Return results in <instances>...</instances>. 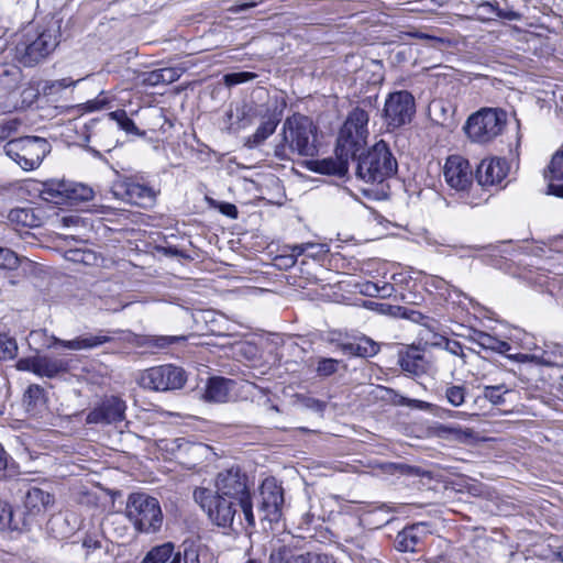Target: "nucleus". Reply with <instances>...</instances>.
Returning a JSON list of instances; mask_svg holds the SVG:
<instances>
[{
    "label": "nucleus",
    "instance_id": "nucleus-1",
    "mask_svg": "<svg viewBox=\"0 0 563 563\" xmlns=\"http://www.w3.org/2000/svg\"><path fill=\"white\" fill-rule=\"evenodd\" d=\"M280 135L274 148L275 157L280 161H292L295 155L314 156L318 152L317 126L306 115L296 113L287 118Z\"/></svg>",
    "mask_w": 563,
    "mask_h": 563
},
{
    "label": "nucleus",
    "instance_id": "nucleus-2",
    "mask_svg": "<svg viewBox=\"0 0 563 563\" xmlns=\"http://www.w3.org/2000/svg\"><path fill=\"white\" fill-rule=\"evenodd\" d=\"M356 176L371 184H380L397 172V161L389 146L383 140L375 143L366 153H361L356 158Z\"/></svg>",
    "mask_w": 563,
    "mask_h": 563
},
{
    "label": "nucleus",
    "instance_id": "nucleus-3",
    "mask_svg": "<svg viewBox=\"0 0 563 563\" xmlns=\"http://www.w3.org/2000/svg\"><path fill=\"white\" fill-rule=\"evenodd\" d=\"M214 487V493L238 500L247 525L255 526L249 477L239 466H232L218 473Z\"/></svg>",
    "mask_w": 563,
    "mask_h": 563
},
{
    "label": "nucleus",
    "instance_id": "nucleus-4",
    "mask_svg": "<svg viewBox=\"0 0 563 563\" xmlns=\"http://www.w3.org/2000/svg\"><path fill=\"white\" fill-rule=\"evenodd\" d=\"M368 120L367 111L360 107L349 112L338 135L335 154L352 159L360 155L368 136Z\"/></svg>",
    "mask_w": 563,
    "mask_h": 563
},
{
    "label": "nucleus",
    "instance_id": "nucleus-5",
    "mask_svg": "<svg viewBox=\"0 0 563 563\" xmlns=\"http://www.w3.org/2000/svg\"><path fill=\"white\" fill-rule=\"evenodd\" d=\"M125 516L134 528L142 533H152L161 529L163 514L156 498L145 493L129 495L125 506Z\"/></svg>",
    "mask_w": 563,
    "mask_h": 563
},
{
    "label": "nucleus",
    "instance_id": "nucleus-6",
    "mask_svg": "<svg viewBox=\"0 0 563 563\" xmlns=\"http://www.w3.org/2000/svg\"><path fill=\"white\" fill-rule=\"evenodd\" d=\"M59 26H49L42 32L23 35L16 44V58L26 67L44 60L58 45Z\"/></svg>",
    "mask_w": 563,
    "mask_h": 563
},
{
    "label": "nucleus",
    "instance_id": "nucleus-7",
    "mask_svg": "<svg viewBox=\"0 0 563 563\" xmlns=\"http://www.w3.org/2000/svg\"><path fill=\"white\" fill-rule=\"evenodd\" d=\"M4 153L15 162L23 170H33L43 162L51 152V145L46 139L40 136H24L5 143Z\"/></svg>",
    "mask_w": 563,
    "mask_h": 563
},
{
    "label": "nucleus",
    "instance_id": "nucleus-8",
    "mask_svg": "<svg viewBox=\"0 0 563 563\" xmlns=\"http://www.w3.org/2000/svg\"><path fill=\"white\" fill-rule=\"evenodd\" d=\"M507 113L500 109L484 108L472 114L465 132L476 143H488L501 134L506 126Z\"/></svg>",
    "mask_w": 563,
    "mask_h": 563
},
{
    "label": "nucleus",
    "instance_id": "nucleus-9",
    "mask_svg": "<svg viewBox=\"0 0 563 563\" xmlns=\"http://www.w3.org/2000/svg\"><path fill=\"white\" fill-rule=\"evenodd\" d=\"M194 497L214 525L223 528L232 526L239 506L238 500L221 496L208 488L196 489Z\"/></svg>",
    "mask_w": 563,
    "mask_h": 563
},
{
    "label": "nucleus",
    "instance_id": "nucleus-10",
    "mask_svg": "<svg viewBox=\"0 0 563 563\" xmlns=\"http://www.w3.org/2000/svg\"><path fill=\"white\" fill-rule=\"evenodd\" d=\"M186 382V372L181 367L172 364L147 368L137 378V383L142 388L153 391L180 389Z\"/></svg>",
    "mask_w": 563,
    "mask_h": 563
},
{
    "label": "nucleus",
    "instance_id": "nucleus-11",
    "mask_svg": "<svg viewBox=\"0 0 563 563\" xmlns=\"http://www.w3.org/2000/svg\"><path fill=\"white\" fill-rule=\"evenodd\" d=\"M112 195L128 203L148 209L156 203L158 191L132 177H120L113 181Z\"/></svg>",
    "mask_w": 563,
    "mask_h": 563
},
{
    "label": "nucleus",
    "instance_id": "nucleus-12",
    "mask_svg": "<svg viewBox=\"0 0 563 563\" xmlns=\"http://www.w3.org/2000/svg\"><path fill=\"white\" fill-rule=\"evenodd\" d=\"M415 112V98L409 91L400 90L388 95L384 106V118L388 126L399 128L410 123Z\"/></svg>",
    "mask_w": 563,
    "mask_h": 563
},
{
    "label": "nucleus",
    "instance_id": "nucleus-13",
    "mask_svg": "<svg viewBox=\"0 0 563 563\" xmlns=\"http://www.w3.org/2000/svg\"><path fill=\"white\" fill-rule=\"evenodd\" d=\"M284 489L275 478H265L260 487L258 511L263 519L277 522L282 518Z\"/></svg>",
    "mask_w": 563,
    "mask_h": 563
},
{
    "label": "nucleus",
    "instance_id": "nucleus-14",
    "mask_svg": "<svg viewBox=\"0 0 563 563\" xmlns=\"http://www.w3.org/2000/svg\"><path fill=\"white\" fill-rule=\"evenodd\" d=\"M43 194L46 200L57 205L88 201L93 197V191L90 187L65 180L46 184Z\"/></svg>",
    "mask_w": 563,
    "mask_h": 563
},
{
    "label": "nucleus",
    "instance_id": "nucleus-15",
    "mask_svg": "<svg viewBox=\"0 0 563 563\" xmlns=\"http://www.w3.org/2000/svg\"><path fill=\"white\" fill-rule=\"evenodd\" d=\"M16 368L27 371L41 377L53 378L60 373L68 371V362L57 357L47 355H35L24 357L18 361Z\"/></svg>",
    "mask_w": 563,
    "mask_h": 563
},
{
    "label": "nucleus",
    "instance_id": "nucleus-16",
    "mask_svg": "<svg viewBox=\"0 0 563 563\" xmlns=\"http://www.w3.org/2000/svg\"><path fill=\"white\" fill-rule=\"evenodd\" d=\"M126 404L117 396L102 399L86 417L87 423L111 424L120 422L125 417Z\"/></svg>",
    "mask_w": 563,
    "mask_h": 563
},
{
    "label": "nucleus",
    "instance_id": "nucleus-17",
    "mask_svg": "<svg viewBox=\"0 0 563 563\" xmlns=\"http://www.w3.org/2000/svg\"><path fill=\"white\" fill-rule=\"evenodd\" d=\"M443 175L446 184L457 191H465L473 183V170L467 159L460 155L448 157Z\"/></svg>",
    "mask_w": 563,
    "mask_h": 563
},
{
    "label": "nucleus",
    "instance_id": "nucleus-18",
    "mask_svg": "<svg viewBox=\"0 0 563 563\" xmlns=\"http://www.w3.org/2000/svg\"><path fill=\"white\" fill-rule=\"evenodd\" d=\"M508 174L507 162L503 158L484 159L476 169V179L483 187L499 185Z\"/></svg>",
    "mask_w": 563,
    "mask_h": 563
},
{
    "label": "nucleus",
    "instance_id": "nucleus-19",
    "mask_svg": "<svg viewBox=\"0 0 563 563\" xmlns=\"http://www.w3.org/2000/svg\"><path fill=\"white\" fill-rule=\"evenodd\" d=\"M426 533L427 526L423 522L406 527L404 530L398 532L395 540V547L401 552H415Z\"/></svg>",
    "mask_w": 563,
    "mask_h": 563
},
{
    "label": "nucleus",
    "instance_id": "nucleus-20",
    "mask_svg": "<svg viewBox=\"0 0 563 563\" xmlns=\"http://www.w3.org/2000/svg\"><path fill=\"white\" fill-rule=\"evenodd\" d=\"M110 341H112V338L106 334L86 333L73 340H60L53 336L54 345H60L73 351L92 350Z\"/></svg>",
    "mask_w": 563,
    "mask_h": 563
},
{
    "label": "nucleus",
    "instance_id": "nucleus-21",
    "mask_svg": "<svg viewBox=\"0 0 563 563\" xmlns=\"http://www.w3.org/2000/svg\"><path fill=\"white\" fill-rule=\"evenodd\" d=\"M398 364L401 369L412 376H420L427 372L428 362L418 349H409L399 354Z\"/></svg>",
    "mask_w": 563,
    "mask_h": 563
},
{
    "label": "nucleus",
    "instance_id": "nucleus-22",
    "mask_svg": "<svg viewBox=\"0 0 563 563\" xmlns=\"http://www.w3.org/2000/svg\"><path fill=\"white\" fill-rule=\"evenodd\" d=\"M530 362L542 366H563V346L558 343H545L544 349L528 356Z\"/></svg>",
    "mask_w": 563,
    "mask_h": 563
},
{
    "label": "nucleus",
    "instance_id": "nucleus-23",
    "mask_svg": "<svg viewBox=\"0 0 563 563\" xmlns=\"http://www.w3.org/2000/svg\"><path fill=\"white\" fill-rule=\"evenodd\" d=\"M175 547L172 542L154 547L143 558L141 563H181V552H174Z\"/></svg>",
    "mask_w": 563,
    "mask_h": 563
},
{
    "label": "nucleus",
    "instance_id": "nucleus-24",
    "mask_svg": "<svg viewBox=\"0 0 563 563\" xmlns=\"http://www.w3.org/2000/svg\"><path fill=\"white\" fill-rule=\"evenodd\" d=\"M298 550L292 542H285V540H277L272 544L268 563H296L299 556Z\"/></svg>",
    "mask_w": 563,
    "mask_h": 563
},
{
    "label": "nucleus",
    "instance_id": "nucleus-25",
    "mask_svg": "<svg viewBox=\"0 0 563 563\" xmlns=\"http://www.w3.org/2000/svg\"><path fill=\"white\" fill-rule=\"evenodd\" d=\"M52 503V495L37 487L30 488L24 497V507L27 509L29 515L41 512Z\"/></svg>",
    "mask_w": 563,
    "mask_h": 563
},
{
    "label": "nucleus",
    "instance_id": "nucleus-26",
    "mask_svg": "<svg viewBox=\"0 0 563 563\" xmlns=\"http://www.w3.org/2000/svg\"><path fill=\"white\" fill-rule=\"evenodd\" d=\"M26 526V518L23 512H14L12 506L0 501V529L22 530Z\"/></svg>",
    "mask_w": 563,
    "mask_h": 563
},
{
    "label": "nucleus",
    "instance_id": "nucleus-27",
    "mask_svg": "<svg viewBox=\"0 0 563 563\" xmlns=\"http://www.w3.org/2000/svg\"><path fill=\"white\" fill-rule=\"evenodd\" d=\"M350 157L335 154V158L329 157L317 161L314 170L320 174L344 176L349 170Z\"/></svg>",
    "mask_w": 563,
    "mask_h": 563
},
{
    "label": "nucleus",
    "instance_id": "nucleus-28",
    "mask_svg": "<svg viewBox=\"0 0 563 563\" xmlns=\"http://www.w3.org/2000/svg\"><path fill=\"white\" fill-rule=\"evenodd\" d=\"M379 390H380V396H379L380 399L384 401H387L394 406H406V407H411V408H416V409H420V410H426L430 407L429 402H426V401L419 400V399L407 398V397L400 395L399 393H397L395 389L389 388V387L382 386V387H379Z\"/></svg>",
    "mask_w": 563,
    "mask_h": 563
},
{
    "label": "nucleus",
    "instance_id": "nucleus-29",
    "mask_svg": "<svg viewBox=\"0 0 563 563\" xmlns=\"http://www.w3.org/2000/svg\"><path fill=\"white\" fill-rule=\"evenodd\" d=\"M231 379L223 377H212L209 379L205 397L207 400L224 402L229 397Z\"/></svg>",
    "mask_w": 563,
    "mask_h": 563
},
{
    "label": "nucleus",
    "instance_id": "nucleus-30",
    "mask_svg": "<svg viewBox=\"0 0 563 563\" xmlns=\"http://www.w3.org/2000/svg\"><path fill=\"white\" fill-rule=\"evenodd\" d=\"M343 351L350 355L371 357L378 353L379 346L369 338H361L358 341L343 345Z\"/></svg>",
    "mask_w": 563,
    "mask_h": 563
},
{
    "label": "nucleus",
    "instance_id": "nucleus-31",
    "mask_svg": "<svg viewBox=\"0 0 563 563\" xmlns=\"http://www.w3.org/2000/svg\"><path fill=\"white\" fill-rule=\"evenodd\" d=\"M379 467L384 474H389V475L399 474V475L410 476V477L430 476V472L424 471L417 466H411V465L405 464V463L387 462V463H382L379 465Z\"/></svg>",
    "mask_w": 563,
    "mask_h": 563
},
{
    "label": "nucleus",
    "instance_id": "nucleus-32",
    "mask_svg": "<svg viewBox=\"0 0 563 563\" xmlns=\"http://www.w3.org/2000/svg\"><path fill=\"white\" fill-rule=\"evenodd\" d=\"M278 123L279 119L276 115H271L266 121L262 122L254 134L249 137L247 144L251 147H255L262 144L275 132Z\"/></svg>",
    "mask_w": 563,
    "mask_h": 563
},
{
    "label": "nucleus",
    "instance_id": "nucleus-33",
    "mask_svg": "<svg viewBox=\"0 0 563 563\" xmlns=\"http://www.w3.org/2000/svg\"><path fill=\"white\" fill-rule=\"evenodd\" d=\"M186 335H147L143 340V345L152 350H164L173 344L187 341Z\"/></svg>",
    "mask_w": 563,
    "mask_h": 563
},
{
    "label": "nucleus",
    "instance_id": "nucleus-34",
    "mask_svg": "<svg viewBox=\"0 0 563 563\" xmlns=\"http://www.w3.org/2000/svg\"><path fill=\"white\" fill-rule=\"evenodd\" d=\"M477 336L479 339V347L484 350H490L501 354L510 350V344L508 342L499 340L489 333L484 332L483 334H477Z\"/></svg>",
    "mask_w": 563,
    "mask_h": 563
},
{
    "label": "nucleus",
    "instance_id": "nucleus-35",
    "mask_svg": "<svg viewBox=\"0 0 563 563\" xmlns=\"http://www.w3.org/2000/svg\"><path fill=\"white\" fill-rule=\"evenodd\" d=\"M509 393V388L505 384L484 386L483 398L490 404L498 406L505 402V394Z\"/></svg>",
    "mask_w": 563,
    "mask_h": 563
},
{
    "label": "nucleus",
    "instance_id": "nucleus-36",
    "mask_svg": "<svg viewBox=\"0 0 563 563\" xmlns=\"http://www.w3.org/2000/svg\"><path fill=\"white\" fill-rule=\"evenodd\" d=\"M81 79L73 80L71 78H62L56 80L46 81L44 85V93L47 96L58 95L66 88L75 87Z\"/></svg>",
    "mask_w": 563,
    "mask_h": 563
},
{
    "label": "nucleus",
    "instance_id": "nucleus-37",
    "mask_svg": "<svg viewBox=\"0 0 563 563\" xmlns=\"http://www.w3.org/2000/svg\"><path fill=\"white\" fill-rule=\"evenodd\" d=\"M466 388L463 385H449L445 388V398L453 407H460L464 404Z\"/></svg>",
    "mask_w": 563,
    "mask_h": 563
},
{
    "label": "nucleus",
    "instance_id": "nucleus-38",
    "mask_svg": "<svg viewBox=\"0 0 563 563\" xmlns=\"http://www.w3.org/2000/svg\"><path fill=\"white\" fill-rule=\"evenodd\" d=\"M18 345L13 338L0 334V360H11L16 355Z\"/></svg>",
    "mask_w": 563,
    "mask_h": 563
},
{
    "label": "nucleus",
    "instance_id": "nucleus-39",
    "mask_svg": "<svg viewBox=\"0 0 563 563\" xmlns=\"http://www.w3.org/2000/svg\"><path fill=\"white\" fill-rule=\"evenodd\" d=\"M256 77L257 75L252 71L230 73L223 76V82L225 86L232 87L239 84L251 81Z\"/></svg>",
    "mask_w": 563,
    "mask_h": 563
},
{
    "label": "nucleus",
    "instance_id": "nucleus-40",
    "mask_svg": "<svg viewBox=\"0 0 563 563\" xmlns=\"http://www.w3.org/2000/svg\"><path fill=\"white\" fill-rule=\"evenodd\" d=\"M549 173L551 180H563V150L552 156Z\"/></svg>",
    "mask_w": 563,
    "mask_h": 563
},
{
    "label": "nucleus",
    "instance_id": "nucleus-41",
    "mask_svg": "<svg viewBox=\"0 0 563 563\" xmlns=\"http://www.w3.org/2000/svg\"><path fill=\"white\" fill-rule=\"evenodd\" d=\"M19 265V256L12 250L0 246V267L5 269H15Z\"/></svg>",
    "mask_w": 563,
    "mask_h": 563
},
{
    "label": "nucleus",
    "instance_id": "nucleus-42",
    "mask_svg": "<svg viewBox=\"0 0 563 563\" xmlns=\"http://www.w3.org/2000/svg\"><path fill=\"white\" fill-rule=\"evenodd\" d=\"M340 361L334 358H320L316 372L318 376L329 377L336 373Z\"/></svg>",
    "mask_w": 563,
    "mask_h": 563
},
{
    "label": "nucleus",
    "instance_id": "nucleus-43",
    "mask_svg": "<svg viewBox=\"0 0 563 563\" xmlns=\"http://www.w3.org/2000/svg\"><path fill=\"white\" fill-rule=\"evenodd\" d=\"M111 115L117 120L119 126L123 131L132 134H139V129L134 121L130 119L124 111L112 112Z\"/></svg>",
    "mask_w": 563,
    "mask_h": 563
},
{
    "label": "nucleus",
    "instance_id": "nucleus-44",
    "mask_svg": "<svg viewBox=\"0 0 563 563\" xmlns=\"http://www.w3.org/2000/svg\"><path fill=\"white\" fill-rule=\"evenodd\" d=\"M309 249H319L321 251L322 246L321 244H316L311 242L295 244L291 246V254L285 258L289 262V265H295L297 262V257L308 252Z\"/></svg>",
    "mask_w": 563,
    "mask_h": 563
},
{
    "label": "nucleus",
    "instance_id": "nucleus-45",
    "mask_svg": "<svg viewBox=\"0 0 563 563\" xmlns=\"http://www.w3.org/2000/svg\"><path fill=\"white\" fill-rule=\"evenodd\" d=\"M296 563H331L325 554L300 551Z\"/></svg>",
    "mask_w": 563,
    "mask_h": 563
},
{
    "label": "nucleus",
    "instance_id": "nucleus-46",
    "mask_svg": "<svg viewBox=\"0 0 563 563\" xmlns=\"http://www.w3.org/2000/svg\"><path fill=\"white\" fill-rule=\"evenodd\" d=\"M298 400L303 408L316 412H322L327 406L324 401L308 396H301Z\"/></svg>",
    "mask_w": 563,
    "mask_h": 563
},
{
    "label": "nucleus",
    "instance_id": "nucleus-47",
    "mask_svg": "<svg viewBox=\"0 0 563 563\" xmlns=\"http://www.w3.org/2000/svg\"><path fill=\"white\" fill-rule=\"evenodd\" d=\"M82 547L86 549L87 558L93 554L97 550H103L104 553L109 552V547H103L100 540L93 539L91 537H86L82 541Z\"/></svg>",
    "mask_w": 563,
    "mask_h": 563
},
{
    "label": "nucleus",
    "instance_id": "nucleus-48",
    "mask_svg": "<svg viewBox=\"0 0 563 563\" xmlns=\"http://www.w3.org/2000/svg\"><path fill=\"white\" fill-rule=\"evenodd\" d=\"M161 69L162 84H172L176 81L183 74V69L178 67H165Z\"/></svg>",
    "mask_w": 563,
    "mask_h": 563
},
{
    "label": "nucleus",
    "instance_id": "nucleus-49",
    "mask_svg": "<svg viewBox=\"0 0 563 563\" xmlns=\"http://www.w3.org/2000/svg\"><path fill=\"white\" fill-rule=\"evenodd\" d=\"M161 69L142 73L139 78L144 86H157L162 84Z\"/></svg>",
    "mask_w": 563,
    "mask_h": 563
},
{
    "label": "nucleus",
    "instance_id": "nucleus-50",
    "mask_svg": "<svg viewBox=\"0 0 563 563\" xmlns=\"http://www.w3.org/2000/svg\"><path fill=\"white\" fill-rule=\"evenodd\" d=\"M181 560L184 563H200L199 552L194 544L185 545L181 552Z\"/></svg>",
    "mask_w": 563,
    "mask_h": 563
},
{
    "label": "nucleus",
    "instance_id": "nucleus-51",
    "mask_svg": "<svg viewBox=\"0 0 563 563\" xmlns=\"http://www.w3.org/2000/svg\"><path fill=\"white\" fill-rule=\"evenodd\" d=\"M499 8L494 5L493 3L490 2H483L481 4L477 5V11L483 14V18H481L482 20H490V15L492 14H495L496 15V10H498Z\"/></svg>",
    "mask_w": 563,
    "mask_h": 563
},
{
    "label": "nucleus",
    "instance_id": "nucleus-52",
    "mask_svg": "<svg viewBox=\"0 0 563 563\" xmlns=\"http://www.w3.org/2000/svg\"><path fill=\"white\" fill-rule=\"evenodd\" d=\"M402 319H408L416 323H420L424 319V316L420 311H417V310L406 307Z\"/></svg>",
    "mask_w": 563,
    "mask_h": 563
},
{
    "label": "nucleus",
    "instance_id": "nucleus-53",
    "mask_svg": "<svg viewBox=\"0 0 563 563\" xmlns=\"http://www.w3.org/2000/svg\"><path fill=\"white\" fill-rule=\"evenodd\" d=\"M445 349L448 352H450L453 355L464 357L463 346L457 341H448Z\"/></svg>",
    "mask_w": 563,
    "mask_h": 563
},
{
    "label": "nucleus",
    "instance_id": "nucleus-54",
    "mask_svg": "<svg viewBox=\"0 0 563 563\" xmlns=\"http://www.w3.org/2000/svg\"><path fill=\"white\" fill-rule=\"evenodd\" d=\"M29 211L25 210V209H19V210H14V211H11L10 213V218L12 220H18L20 222H22L23 224H29L27 223V217H29Z\"/></svg>",
    "mask_w": 563,
    "mask_h": 563
},
{
    "label": "nucleus",
    "instance_id": "nucleus-55",
    "mask_svg": "<svg viewBox=\"0 0 563 563\" xmlns=\"http://www.w3.org/2000/svg\"><path fill=\"white\" fill-rule=\"evenodd\" d=\"M221 212L228 217L236 218L238 217V209L232 203H224L221 208Z\"/></svg>",
    "mask_w": 563,
    "mask_h": 563
},
{
    "label": "nucleus",
    "instance_id": "nucleus-56",
    "mask_svg": "<svg viewBox=\"0 0 563 563\" xmlns=\"http://www.w3.org/2000/svg\"><path fill=\"white\" fill-rule=\"evenodd\" d=\"M433 285H434V287H435L437 289H444V288H445L446 290L452 289L454 292H456V294L461 295V292H460L455 287H453V286L449 285V284H448L444 279H442V278H437V279H434Z\"/></svg>",
    "mask_w": 563,
    "mask_h": 563
},
{
    "label": "nucleus",
    "instance_id": "nucleus-57",
    "mask_svg": "<svg viewBox=\"0 0 563 563\" xmlns=\"http://www.w3.org/2000/svg\"><path fill=\"white\" fill-rule=\"evenodd\" d=\"M43 388L38 385H31L29 388H27V396L30 398H40L43 394Z\"/></svg>",
    "mask_w": 563,
    "mask_h": 563
},
{
    "label": "nucleus",
    "instance_id": "nucleus-58",
    "mask_svg": "<svg viewBox=\"0 0 563 563\" xmlns=\"http://www.w3.org/2000/svg\"><path fill=\"white\" fill-rule=\"evenodd\" d=\"M548 194L563 198V184L562 185L549 184Z\"/></svg>",
    "mask_w": 563,
    "mask_h": 563
},
{
    "label": "nucleus",
    "instance_id": "nucleus-59",
    "mask_svg": "<svg viewBox=\"0 0 563 563\" xmlns=\"http://www.w3.org/2000/svg\"><path fill=\"white\" fill-rule=\"evenodd\" d=\"M496 16L497 18H501V19H507V20H517L519 18V15L514 12V11H504V10H496Z\"/></svg>",
    "mask_w": 563,
    "mask_h": 563
},
{
    "label": "nucleus",
    "instance_id": "nucleus-60",
    "mask_svg": "<svg viewBox=\"0 0 563 563\" xmlns=\"http://www.w3.org/2000/svg\"><path fill=\"white\" fill-rule=\"evenodd\" d=\"M405 308L406 307H401V306L390 307L389 308V316H391L394 318H402V316L405 313Z\"/></svg>",
    "mask_w": 563,
    "mask_h": 563
},
{
    "label": "nucleus",
    "instance_id": "nucleus-61",
    "mask_svg": "<svg viewBox=\"0 0 563 563\" xmlns=\"http://www.w3.org/2000/svg\"><path fill=\"white\" fill-rule=\"evenodd\" d=\"M8 465V454L3 446L0 444V473L7 468Z\"/></svg>",
    "mask_w": 563,
    "mask_h": 563
},
{
    "label": "nucleus",
    "instance_id": "nucleus-62",
    "mask_svg": "<svg viewBox=\"0 0 563 563\" xmlns=\"http://www.w3.org/2000/svg\"><path fill=\"white\" fill-rule=\"evenodd\" d=\"M483 333H484V331L472 330L471 333L468 334L467 339L470 342L475 343L479 346V339H478L477 334H483Z\"/></svg>",
    "mask_w": 563,
    "mask_h": 563
},
{
    "label": "nucleus",
    "instance_id": "nucleus-63",
    "mask_svg": "<svg viewBox=\"0 0 563 563\" xmlns=\"http://www.w3.org/2000/svg\"><path fill=\"white\" fill-rule=\"evenodd\" d=\"M102 104H103L102 102H100V101H96V100H93V101H88V102L86 103V109H87L88 111H95V110L100 109V108L102 107Z\"/></svg>",
    "mask_w": 563,
    "mask_h": 563
},
{
    "label": "nucleus",
    "instance_id": "nucleus-64",
    "mask_svg": "<svg viewBox=\"0 0 563 563\" xmlns=\"http://www.w3.org/2000/svg\"><path fill=\"white\" fill-rule=\"evenodd\" d=\"M380 292V289L372 284V285H367L366 287V294L369 295V296H374V295H378Z\"/></svg>",
    "mask_w": 563,
    "mask_h": 563
}]
</instances>
